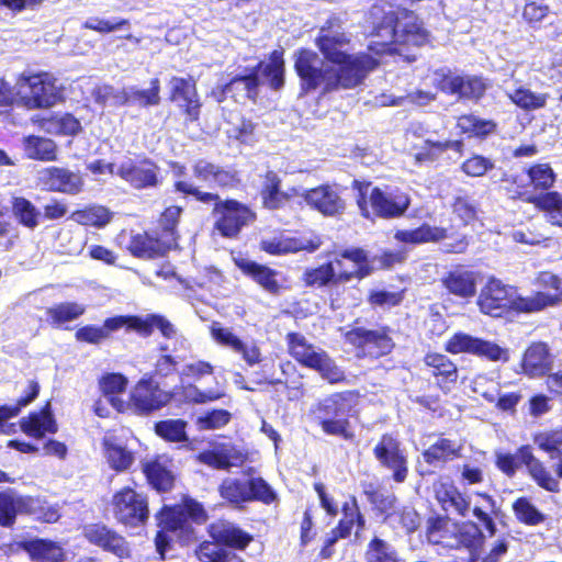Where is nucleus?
<instances>
[{"label": "nucleus", "mask_w": 562, "mask_h": 562, "mask_svg": "<svg viewBox=\"0 0 562 562\" xmlns=\"http://www.w3.org/2000/svg\"><path fill=\"white\" fill-rule=\"evenodd\" d=\"M367 27L373 38L368 52H353L350 36L342 31L339 20L326 22L318 32L315 44L324 60L339 77L348 76L350 89L361 85L367 76L380 64L378 56L401 52L400 46H422L428 41V33L414 15H406L405 22H397L392 4L374 3L367 18Z\"/></svg>", "instance_id": "nucleus-1"}, {"label": "nucleus", "mask_w": 562, "mask_h": 562, "mask_svg": "<svg viewBox=\"0 0 562 562\" xmlns=\"http://www.w3.org/2000/svg\"><path fill=\"white\" fill-rule=\"evenodd\" d=\"M559 301L558 292H538L532 296L522 297L514 286L503 283L499 279L490 278L480 291L477 306L483 314L501 317L510 311L537 312L555 305Z\"/></svg>", "instance_id": "nucleus-2"}, {"label": "nucleus", "mask_w": 562, "mask_h": 562, "mask_svg": "<svg viewBox=\"0 0 562 562\" xmlns=\"http://www.w3.org/2000/svg\"><path fill=\"white\" fill-rule=\"evenodd\" d=\"M122 327L135 330L142 336H149L154 328H158L162 336L168 339L182 338L178 335L176 327L160 315L140 316H116L105 319L103 326H83L76 333V338L88 344H100L105 340L112 331Z\"/></svg>", "instance_id": "nucleus-3"}, {"label": "nucleus", "mask_w": 562, "mask_h": 562, "mask_svg": "<svg viewBox=\"0 0 562 562\" xmlns=\"http://www.w3.org/2000/svg\"><path fill=\"white\" fill-rule=\"evenodd\" d=\"M294 68L301 79L302 89L312 91L322 89L330 92L339 89H350L351 78L339 77L324 58L312 49H300L294 54Z\"/></svg>", "instance_id": "nucleus-4"}, {"label": "nucleus", "mask_w": 562, "mask_h": 562, "mask_svg": "<svg viewBox=\"0 0 562 562\" xmlns=\"http://www.w3.org/2000/svg\"><path fill=\"white\" fill-rule=\"evenodd\" d=\"M211 535L217 542L225 543L227 547H221L215 542H203L196 550L201 562H243L232 548L244 549L251 537L227 521L212 525Z\"/></svg>", "instance_id": "nucleus-5"}, {"label": "nucleus", "mask_w": 562, "mask_h": 562, "mask_svg": "<svg viewBox=\"0 0 562 562\" xmlns=\"http://www.w3.org/2000/svg\"><path fill=\"white\" fill-rule=\"evenodd\" d=\"M355 266L353 270L344 269L342 260H333L304 272V282L308 286H325L330 283L349 281L352 278L362 279L370 273L368 258L362 249H349L344 251Z\"/></svg>", "instance_id": "nucleus-6"}, {"label": "nucleus", "mask_w": 562, "mask_h": 562, "mask_svg": "<svg viewBox=\"0 0 562 562\" xmlns=\"http://www.w3.org/2000/svg\"><path fill=\"white\" fill-rule=\"evenodd\" d=\"M284 60L282 50H273L268 63H260L258 67L248 75L235 77L225 87V93L243 91L244 97L255 100L260 78L267 80L274 90L280 89L284 83Z\"/></svg>", "instance_id": "nucleus-7"}, {"label": "nucleus", "mask_w": 562, "mask_h": 562, "mask_svg": "<svg viewBox=\"0 0 562 562\" xmlns=\"http://www.w3.org/2000/svg\"><path fill=\"white\" fill-rule=\"evenodd\" d=\"M409 204V196L405 192L389 187L370 189L367 186L366 190L361 191V196L358 200L359 209L367 218L371 214L381 218H396L406 212Z\"/></svg>", "instance_id": "nucleus-8"}, {"label": "nucleus", "mask_w": 562, "mask_h": 562, "mask_svg": "<svg viewBox=\"0 0 562 562\" xmlns=\"http://www.w3.org/2000/svg\"><path fill=\"white\" fill-rule=\"evenodd\" d=\"M21 104L30 110L46 109L60 99L55 78L47 72L20 77Z\"/></svg>", "instance_id": "nucleus-9"}, {"label": "nucleus", "mask_w": 562, "mask_h": 562, "mask_svg": "<svg viewBox=\"0 0 562 562\" xmlns=\"http://www.w3.org/2000/svg\"><path fill=\"white\" fill-rule=\"evenodd\" d=\"M114 517L122 524L136 527L148 519L147 497L131 487H123L112 498Z\"/></svg>", "instance_id": "nucleus-10"}, {"label": "nucleus", "mask_w": 562, "mask_h": 562, "mask_svg": "<svg viewBox=\"0 0 562 562\" xmlns=\"http://www.w3.org/2000/svg\"><path fill=\"white\" fill-rule=\"evenodd\" d=\"M215 228L224 237H235L240 229L254 220V213L244 204L235 200L213 201Z\"/></svg>", "instance_id": "nucleus-11"}, {"label": "nucleus", "mask_w": 562, "mask_h": 562, "mask_svg": "<svg viewBox=\"0 0 562 562\" xmlns=\"http://www.w3.org/2000/svg\"><path fill=\"white\" fill-rule=\"evenodd\" d=\"M373 454L379 463L392 472L396 483H403L408 474V462L405 449L397 437L384 434L375 447Z\"/></svg>", "instance_id": "nucleus-12"}, {"label": "nucleus", "mask_w": 562, "mask_h": 562, "mask_svg": "<svg viewBox=\"0 0 562 562\" xmlns=\"http://www.w3.org/2000/svg\"><path fill=\"white\" fill-rule=\"evenodd\" d=\"M450 353H471L491 361H507L508 351L497 344L473 337L465 333H456L446 344Z\"/></svg>", "instance_id": "nucleus-13"}, {"label": "nucleus", "mask_w": 562, "mask_h": 562, "mask_svg": "<svg viewBox=\"0 0 562 562\" xmlns=\"http://www.w3.org/2000/svg\"><path fill=\"white\" fill-rule=\"evenodd\" d=\"M169 401V393L160 390L151 381L142 380L134 387L131 403L126 404V407H131L139 415H147L164 407Z\"/></svg>", "instance_id": "nucleus-14"}, {"label": "nucleus", "mask_w": 562, "mask_h": 562, "mask_svg": "<svg viewBox=\"0 0 562 562\" xmlns=\"http://www.w3.org/2000/svg\"><path fill=\"white\" fill-rule=\"evenodd\" d=\"M116 175L135 189L155 187L158 182V167L150 160L125 159L116 169Z\"/></svg>", "instance_id": "nucleus-15"}, {"label": "nucleus", "mask_w": 562, "mask_h": 562, "mask_svg": "<svg viewBox=\"0 0 562 562\" xmlns=\"http://www.w3.org/2000/svg\"><path fill=\"white\" fill-rule=\"evenodd\" d=\"M348 338L362 348L364 353L374 358L391 352L394 346L385 328L366 329L357 327L348 333Z\"/></svg>", "instance_id": "nucleus-16"}, {"label": "nucleus", "mask_w": 562, "mask_h": 562, "mask_svg": "<svg viewBox=\"0 0 562 562\" xmlns=\"http://www.w3.org/2000/svg\"><path fill=\"white\" fill-rule=\"evenodd\" d=\"M439 87L443 92L458 94L460 99L477 101L485 94L488 85L479 76L443 74Z\"/></svg>", "instance_id": "nucleus-17"}, {"label": "nucleus", "mask_w": 562, "mask_h": 562, "mask_svg": "<svg viewBox=\"0 0 562 562\" xmlns=\"http://www.w3.org/2000/svg\"><path fill=\"white\" fill-rule=\"evenodd\" d=\"M38 179L47 190L66 194H78L83 187L81 176L66 168H44L40 171Z\"/></svg>", "instance_id": "nucleus-18"}, {"label": "nucleus", "mask_w": 562, "mask_h": 562, "mask_svg": "<svg viewBox=\"0 0 562 562\" xmlns=\"http://www.w3.org/2000/svg\"><path fill=\"white\" fill-rule=\"evenodd\" d=\"M322 240L316 235L290 237L277 236L261 241V249L270 255H285L297 251L313 252L319 248Z\"/></svg>", "instance_id": "nucleus-19"}, {"label": "nucleus", "mask_w": 562, "mask_h": 562, "mask_svg": "<svg viewBox=\"0 0 562 562\" xmlns=\"http://www.w3.org/2000/svg\"><path fill=\"white\" fill-rule=\"evenodd\" d=\"M304 199L308 205L326 216L341 214L346 207L337 188L331 186H319L308 190Z\"/></svg>", "instance_id": "nucleus-20"}, {"label": "nucleus", "mask_w": 562, "mask_h": 562, "mask_svg": "<svg viewBox=\"0 0 562 562\" xmlns=\"http://www.w3.org/2000/svg\"><path fill=\"white\" fill-rule=\"evenodd\" d=\"M171 100L182 108L190 121H196L200 114L195 82L192 78L172 77L169 82Z\"/></svg>", "instance_id": "nucleus-21"}, {"label": "nucleus", "mask_w": 562, "mask_h": 562, "mask_svg": "<svg viewBox=\"0 0 562 562\" xmlns=\"http://www.w3.org/2000/svg\"><path fill=\"white\" fill-rule=\"evenodd\" d=\"M297 362L306 368L317 371L329 383H337L345 379L344 371L335 363L325 350L314 345L304 352Z\"/></svg>", "instance_id": "nucleus-22"}, {"label": "nucleus", "mask_w": 562, "mask_h": 562, "mask_svg": "<svg viewBox=\"0 0 562 562\" xmlns=\"http://www.w3.org/2000/svg\"><path fill=\"white\" fill-rule=\"evenodd\" d=\"M85 537L89 542L119 558L130 555V548L125 539L103 525L87 526L85 528Z\"/></svg>", "instance_id": "nucleus-23"}, {"label": "nucleus", "mask_w": 562, "mask_h": 562, "mask_svg": "<svg viewBox=\"0 0 562 562\" xmlns=\"http://www.w3.org/2000/svg\"><path fill=\"white\" fill-rule=\"evenodd\" d=\"M503 90L515 105L525 111L542 109L547 104V94L536 93L520 85L515 78V71L512 72L510 79L504 80Z\"/></svg>", "instance_id": "nucleus-24"}, {"label": "nucleus", "mask_w": 562, "mask_h": 562, "mask_svg": "<svg viewBox=\"0 0 562 562\" xmlns=\"http://www.w3.org/2000/svg\"><path fill=\"white\" fill-rule=\"evenodd\" d=\"M450 530L453 532V538L449 537L450 540L442 541L445 548H465L470 552V558L477 554V550L484 542V535L476 524L471 521L453 522V527Z\"/></svg>", "instance_id": "nucleus-25"}, {"label": "nucleus", "mask_w": 562, "mask_h": 562, "mask_svg": "<svg viewBox=\"0 0 562 562\" xmlns=\"http://www.w3.org/2000/svg\"><path fill=\"white\" fill-rule=\"evenodd\" d=\"M192 173L198 182L207 188L228 187L236 180L234 171L217 166L206 159H198L194 161L192 165Z\"/></svg>", "instance_id": "nucleus-26"}, {"label": "nucleus", "mask_w": 562, "mask_h": 562, "mask_svg": "<svg viewBox=\"0 0 562 562\" xmlns=\"http://www.w3.org/2000/svg\"><path fill=\"white\" fill-rule=\"evenodd\" d=\"M247 459V453L231 445L222 446L215 450L204 451L199 454V460L214 469L228 470L240 467Z\"/></svg>", "instance_id": "nucleus-27"}, {"label": "nucleus", "mask_w": 562, "mask_h": 562, "mask_svg": "<svg viewBox=\"0 0 562 562\" xmlns=\"http://www.w3.org/2000/svg\"><path fill=\"white\" fill-rule=\"evenodd\" d=\"M518 457H520L521 464H525L529 475L542 488L549 492H559L560 483L537 459L529 446H522L518 449Z\"/></svg>", "instance_id": "nucleus-28"}, {"label": "nucleus", "mask_w": 562, "mask_h": 562, "mask_svg": "<svg viewBox=\"0 0 562 562\" xmlns=\"http://www.w3.org/2000/svg\"><path fill=\"white\" fill-rule=\"evenodd\" d=\"M552 361L546 344H532L525 352L522 369L529 376H542L551 370Z\"/></svg>", "instance_id": "nucleus-29"}, {"label": "nucleus", "mask_w": 562, "mask_h": 562, "mask_svg": "<svg viewBox=\"0 0 562 562\" xmlns=\"http://www.w3.org/2000/svg\"><path fill=\"white\" fill-rule=\"evenodd\" d=\"M425 364L431 369V373L437 378L439 386L448 392L450 384L458 380L457 366L445 355L427 353Z\"/></svg>", "instance_id": "nucleus-30"}, {"label": "nucleus", "mask_w": 562, "mask_h": 562, "mask_svg": "<svg viewBox=\"0 0 562 562\" xmlns=\"http://www.w3.org/2000/svg\"><path fill=\"white\" fill-rule=\"evenodd\" d=\"M442 283L449 293L462 299L472 297L476 293V274L470 270L450 271L442 279Z\"/></svg>", "instance_id": "nucleus-31"}, {"label": "nucleus", "mask_w": 562, "mask_h": 562, "mask_svg": "<svg viewBox=\"0 0 562 562\" xmlns=\"http://www.w3.org/2000/svg\"><path fill=\"white\" fill-rule=\"evenodd\" d=\"M22 430L34 438H42L46 432L55 434L57 424L47 403L38 413H32L21 420Z\"/></svg>", "instance_id": "nucleus-32"}, {"label": "nucleus", "mask_w": 562, "mask_h": 562, "mask_svg": "<svg viewBox=\"0 0 562 562\" xmlns=\"http://www.w3.org/2000/svg\"><path fill=\"white\" fill-rule=\"evenodd\" d=\"M24 550L33 562H64V549L56 542L46 539H33L24 543Z\"/></svg>", "instance_id": "nucleus-33"}, {"label": "nucleus", "mask_w": 562, "mask_h": 562, "mask_svg": "<svg viewBox=\"0 0 562 562\" xmlns=\"http://www.w3.org/2000/svg\"><path fill=\"white\" fill-rule=\"evenodd\" d=\"M447 237V229L429 224H423L414 229L397 231L394 238L403 244L420 245L430 241H439Z\"/></svg>", "instance_id": "nucleus-34"}, {"label": "nucleus", "mask_w": 562, "mask_h": 562, "mask_svg": "<svg viewBox=\"0 0 562 562\" xmlns=\"http://www.w3.org/2000/svg\"><path fill=\"white\" fill-rule=\"evenodd\" d=\"M239 268L249 277L254 279L263 290L270 294L277 295L280 292V284L277 279L278 272L259 265L254 261L243 260L238 263Z\"/></svg>", "instance_id": "nucleus-35"}, {"label": "nucleus", "mask_w": 562, "mask_h": 562, "mask_svg": "<svg viewBox=\"0 0 562 562\" xmlns=\"http://www.w3.org/2000/svg\"><path fill=\"white\" fill-rule=\"evenodd\" d=\"M356 527V536L364 527V518L360 514L357 501L351 497L349 502H346L342 506V518L340 519L336 529L330 533L337 536V539H344L351 535L352 529Z\"/></svg>", "instance_id": "nucleus-36"}, {"label": "nucleus", "mask_w": 562, "mask_h": 562, "mask_svg": "<svg viewBox=\"0 0 562 562\" xmlns=\"http://www.w3.org/2000/svg\"><path fill=\"white\" fill-rule=\"evenodd\" d=\"M31 498L23 497L12 491L0 493V525L11 526L19 513L30 510Z\"/></svg>", "instance_id": "nucleus-37"}, {"label": "nucleus", "mask_w": 562, "mask_h": 562, "mask_svg": "<svg viewBox=\"0 0 562 562\" xmlns=\"http://www.w3.org/2000/svg\"><path fill=\"white\" fill-rule=\"evenodd\" d=\"M527 202L546 212L547 220L552 225L562 227V195L559 192L551 191L530 195Z\"/></svg>", "instance_id": "nucleus-38"}, {"label": "nucleus", "mask_w": 562, "mask_h": 562, "mask_svg": "<svg viewBox=\"0 0 562 562\" xmlns=\"http://www.w3.org/2000/svg\"><path fill=\"white\" fill-rule=\"evenodd\" d=\"M462 147L461 142L451 139H435L432 135H427L424 146L415 154L416 162H434L441 157L448 149L459 151Z\"/></svg>", "instance_id": "nucleus-39"}, {"label": "nucleus", "mask_w": 562, "mask_h": 562, "mask_svg": "<svg viewBox=\"0 0 562 562\" xmlns=\"http://www.w3.org/2000/svg\"><path fill=\"white\" fill-rule=\"evenodd\" d=\"M23 148L30 159L54 161L57 158V146L49 138L35 135L24 137Z\"/></svg>", "instance_id": "nucleus-40"}, {"label": "nucleus", "mask_w": 562, "mask_h": 562, "mask_svg": "<svg viewBox=\"0 0 562 562\" xmlns=\"http://www.w3.org/2000/svg\"><path fill=\"white\" fill-rule=\"evenodd\" d=\"M462 445L448 438H439L423 452L424 460L429 464L445 463L459 456Z\"/></svg>", "instance_id": "nucleus-41"}, {"label": "nucleus", "mask_w": 562, "mask_h": 562, "mask_svg": "<svg viewBox=\"0 0 562 562\" xmlns=\"http://www.w3.org/2000/svg\"><path fill=\"white\" fill-rule=\"evenodd\" d=\"M103 447L106 461L113 470L123 472L128 470L134 463L133 452L116 442L113 437H105Z\"/></svg>", "instance_id": "nucleus-42"}, {"label": "nucleus", "mask_w": 562, "mask_h": 562, "mask_svg": "<svg viewBox=\"0 0 562 562\" xmlns=\"http://www.w3.org/2000/svg\"><path fill=\"white\" fill-rule=\"evenodd\" d=\"M127 380L119 373H110L100 381V387L106 402H109L117 412L126 408V403L119 396L125 391Z\"/></svg>", "instance_id": "nucleus-43"}, {"label": "nucleus", "mask_w": 562, "mask_h": 562, "mask_svg": "<svg viewBox=\"0 0 562 562\" xmlns=\"http://www.w3.org/2000/svg\"><path fill=\"white\" fill-rule=\"evenodd\" d=\"M117 103L137 104L140 106L156 105L159 103V80L154 79L147 90H124L115 97Z\"/></svg>", "instance_id": "nucleus-44"}, {"label": "nucleus", "mask_w": 562, "mask_h": 562, "mask_svg": "<svg viewBox=\"0 0 562 562\" xmlns=\"http://www.w3.org/2000/svg\"><path fill=\"white\" fill-rule=\"evenodd\" d=\"M261 196L266 207L276 210L289 200L291 193L281 191L278 175L273 171H268L262 184Z\"/></svg>", "instance_id": "nucleus-45"}, {"label": "nucleus", "mask_w": 562, "mask_h": 562, "mask_svg": "<svg viewBox=\"0 0 562 562\" xmlns=\"http://www.w3.org/2000/svg\"><path fill=\"white\" fill-rule=\"evenodd\" d=\"M218 492L221 497L232 505H240L250 502L249 480L240 481L238 479L227 477L221 483Z\"/></svg>", "instance_id": "nucleus-46"}, {"label": "nucleus", "mask_w": 562, "mask_h": 562, "mask_svg": "<svg viewBox=\"0 0 562 562\" xmlns=\"http://www.w3.org/2000/svg\"><path fill=\"white\" fill-rule=\"evenodd\" d=\"M180 394L186 403L204 405L223 398L225 391L218 385L201 390L198 385L189 383L182 385Z\"/></svg>", "instance_id": "nucleus-47"}, {"label": "nucleus", "mask_w": 562, "mask_h": 562, "mask_svg": "<svg viewBox=\"0 0 562 562\" xmlns=\"http://www.w3.org/2000/svg\"><path fill=\"white\" fill-rule=\"evenodd\" d=\"M172 173L177 178L175 182V188L177 192L193 195L196 200L203 203H211L212 201L217 199V194L211 192H202L193 181L182 179L186 177V167L179 164H175L172 166Z\"/></svg>", "instance_id": "nucleus-48"}, {"label": "nucleus", "mask_w": 562, "mask_h": 562, "mask_svg": "<svg viewBox=\"0 0 562 562\" xmlns=\"http://www.w3.org/2000/svg\"><path fill=\"white\" fill-rule=\"evenodd\" d=\"M83 305L75 302H66L54 305L47 310V316L55 326H61L80 317L85 313Z\"/></svg>", "instance_id": "nucleus-49"}, {"label": "nucleus", "mask_w": 562, "mask_h": 562, "mask_svg": "<svg viewBox=\"0 0 562 562\" xmlns=\"http://www.w3.org/2000/svg\"><path fill=\"white\" fill-rule=\"evenodd\" d=\"M70 218L80 225L103 227L111 221V213L101 205H93L85 210L76 211Z\"/></svg>", "instance_id": "nucleus-50"}, {"label": "nucleus", "mask_w": 562, "mask_h": 562, "mask_svg": "<svg viewBox=\"0 0 562 562\" xmlns=\"http://www.w3.org/2000/svg\"><path fill=\"white\" fill-rule=\"evenodd\" d=\"M43 126L47 133L68 136H74L81 130L80 122L71 114L55 115L45 121Z\"/></svg>", "instance_id": "nucleus-51"}, {"label": "nucleus", "mask_w": 562, "mask_h": 562, "mask_svg": "<svg viewBox=\"0 0 562 562\" xmlns=\"http://www.w3.org/2000/svg\"><path fill=\"white\" fill-rule=\"evenodd\" d=\"M387 521L392 527L402 528L405 532L411 533L418 528L420 518L412 506H402L387 515Z\"/></svg>", "instance_id": "nucleus-52"}, {"label": "nucleus", "mask_w": 562, "mask_h": 562, "mask_svg": "<svg viewBox=\"0 0 562 562\" xmlns=\"http://www.w3.org/2000/svg\"><path fill=\"white\" fill-rule=\"evenodd\" d=\"M144 473L148 482L158 491H168L172 486V474L158 461H148L144 464Z\"/></svg>", "instance_id": "nucleus-53"}, {"label": "nucleus", "mask_w": 562, "mask_h": 562, "mask_svg": "<svg viewBox=\"0 0 562 562\" xmlns=\"http://www.w3.org/2000/svg\"><path fill=\"white\" fill-rule=\"evenodd\" d=\"M367 562H403L398 559L394 548L386 541L374 538L370 541L366 552Z\"/></svg>", "instance_id": "nucleus-54"}, {"label": "nucleus", "mask_w": 562, "mask_h": 562, "mask_svg": "<svg viewBox=\"0 0 562 562\" xmlns=\"http://www.w3.org/2000/svg\"><path fill=\"white\" fill-rule=\"evenodd\" d=\"M477 497L480 501L474 503L472 513L485 526L488 533L494 536L496 526L490 514L495 512V501L486 494H477Z\"/></svg>", "instance_id": "nucleus-55"}, {"label": "nucleus", "mask_w": 562, "mask_h": 562, "mask_svg": "<svg viewBox=\"0 0 562 562\" xmlns=\"http://www.w3.org/2000/svg\"><path fill=\"white\" fill-rule=\"evenodd\" d=\"M12 210L18 221L25 227L33 229L38 225L41 213L29 200L14 198Z\"/></svg>", "instance_id": "nucleus-56"}, {"label": "nucleus", "mask_w": 562, "mask_h": 562, "mask_svg": "<svg viewBox=\"0 0 562 562\" xmlns=\"http://www.w3.org/2000/svg\"><path fill=\"white\" fill-rule=\"evenodd\" d=\"M187 423L181 419H168L155 425L156 434L167 441L183 442L187 441Z\"/></svg>", "instance_id": "nucleus-57"}, {"label": "nucleus", "mask_w": 562, "mask_h": 562, "mask_svg": "<svg viewBox=\"0 0 562 562\" xmlns=\"http://www.w3.org/2000/svg\"><path fill=\"white\" fill-rule=\"evenodd\" d=\"M530 183L536 190H547L555 181V173L549 164H537L527 171Z\"/></svg>", "instance_id": "nucleus-58"}, {"label": "nucleus", "mask_w": 562, "mask_h": 562, "mask_svg": "<svg viewBox=\"0 0 562 562\" xmlns=\"http://www.w3.org/2000/svg\"><path fill=\"white\" fill-rule=\"evenodd\" d=\"M453 527V521L447 518H435L429 519L427 528V540L432 544H440L443 547L446 540H450L449 537L453 538V532L450 530Z\"/></svg>", "instance_id": "nucleus-59"}, {"label": "nucleus", "mask_w": 562, "mask_h": 562, "mask_svg": "<svg viewBox=\"0 0 562 562\" xmlns=\"http://www.w3.org/2000/svg\"><path fill=\"white\" fill-rule=\"evenodd\" d=\"M347 400L341 394H335L329 398L324 400L318 407L319 418L330 417L334 419L345 418L349 412Z\"/></svg>", "instance_id": "nucleus-60"}, {"label": "nucleus", "mask_w": 562, "mask_h": 562, "mask_svg": "<svg viewBox=\"0 0 562 562\" xmlns=\"http://www.w3.org/2000/svg\"><path fill=\"white\" fill-rule=\"evenodd\" d=\"M513 509L519 521L526 525H539L544 520V515L541 514L527 498H518Z\"/></svg>", "instance_id": "nucleus-61"}, {"label": "nucleus", "mask_w": 562, "mask_h": 562, "mask_svg": "<svg viewBox=\"0 0 562 562\" xmlns=\"http://www.w3.org/2000/svg\"><path fill=\"white\" fill-rule=\"evenodd\" d=\"M232 419V414L226 409H213L196 418V427L200 430H215L226 426Z\"/></svg>", "instance_id": "nucleus-62"}, {"label": "nucleus", "mask_w": 562, "mask_h": 562, "mask_svg": "<svg viewBox=\"0 0 562 562\" xmlns=\"http://www.w3.org/2000/svg\"><path fill=\"white\" fill-rule=\"evenodd\" d=\"M550 8L542 0L526 2L522 9V19L532 27H538L550 14Z\"/></svg>", "instance_id": "nucleus-63"}, {"label": "nucleus", "mask_w": 562, "mask_h": 562, "mask_svg": "<svg viewBox=\"0 0 562 562\" xmlns=\"http://www.w3.org/2000/svg\"><path fill=\"white\" fill-rule=\"evenodd\" d=\"M535 442L538 447L548 452L551 459H558L562 457V431L543 432L535 438Z\"/></svg>", "instance_id": "nucleus-64"}]
</instances>
